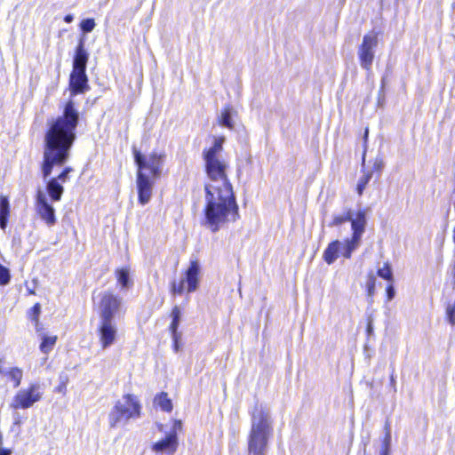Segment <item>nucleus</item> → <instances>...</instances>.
<instances>
[{
    "mask_svg": "<svg viewBox=\"0 0 455 455\" xmlns=\"http://www.w3.org/2000/svg\"><path fill=\"white\" fill-rule=\"evenodd\" d=\"M80 112L72 99L62 108L61 115L48 121L44 140V159L41 164L42 177L46 182V191L52 202H59L64 187L55 178L49 179L54 166H62L68 160L70 150L76 139Z\"/></svg>",
    "mask_w": 455,
    "mask_h": 455,
    "instance_id": "obj_1",
    "label": "nucleus"
},
{
    "mask_svg": "<svg viewBox=\"0 0 455 455\" xmlns=\"http://www.w3.org/2000/svg\"><path fill=\"white\" fill-rule=\"evenodd\" d=\"M205 206L203 226L216 233L228 222L239 219V208L233 188L205 184Z\"/></svg>",
    "mask_w": 455,
    "mask_h": 455,
    "instance_id": "obj_2",
    "label": "nucleus"
},
{
    "mask_svg": "<svg viewBox=\"0 0 455 455\" xmlns=\"http://www.w3.org/2000/svg\"><path fill=\"white\" fill-rule=\"evenodd\" d=\"M132 153L137 166L138 200L140 204L145 205L150 201L155 182L162 174L166 154L164 152H152L146 156L135 147L132 148Z\"/></svg>",
    "mask_w": 455,
    "mask_h": 455,
    "instance_id": "obj_3",
    "label": "nucleus"
},
{
    "mask_svg": "<svg viewBox=\"0 0 455 455\" xmlns=\"http://www.w3.org/2000/svg\"><path fill=\"white\" fill-rule=\"evenodd\" d=\"M251 429L247 438L249 455H267L268 440L273 433L272 419L269 410L256 402L249 411Z\"/></svg>",
    "mask_w": 455,
    "mask_h": 455,
    "instance_id": "obj_4",
    "label": "nucleus"
},
{
    "mask_svg": "<svg viewBox=\"0 0 455 455\" xmlns=\"http://www.w3.org/2000/svg\"><path fill=\"white\" fill-rule=\"evenodd\" d=\"M141 405L133 395H125L117 401L108 414V423L111 428L120 424H125L130 419L140 417Z\"/></svg>",
    "mask_w": 455,
    "mask_h": 455,
    "instance_id": "obj_5",
    "label": "nucleus"
},
{
    "mask_svg": "<svg viewBox=\"0 0 455 455\" xmlns=\"http://www.w3.org/2000/svg\"><path fill=\"white\" fill-rule=\"evenodd\" d=\"M378 45V37L374 34H367L363 37L358 47V59L360 66L366 71H371L375 58V48Z\"/></svg>",
    "mask_w": 455,
    "mask_h": 455,
    "instance_id": "obj_6",
    "label": "nucleus"
},
{
    "mask_svg": "<svg viewBox=\"0 0 455 455\" xmlns=\"http://www.w3.org/2000/svg\"><path fill=\"white\" fill-rule=\"evenodd\" d=\"M206 173L211 180L210 184H216L219 188H233L226 174V164L219 158L204 159Z\"/></svg>",
    "mask_w": 455,
    "mask_h": 455,
    "instance_id": "obj_7",
    "label": "nucleus"
},
{
    "mask_svg": "<svg viewBox=\"0 0 455 455\" xmlns=\"http://www.w3.org/2000/svg\"><path fill=\"white\" fill-rule=\"evenodd\" d=\"M41 398L40 385L34 383L28 389L20 390L14 396L11 406L14 409H28Z\"/></svg>",
    "mask_w": 455,
    "mask_h": 455,
    "instance_id": "obj_8",
    "label": "nucleus"
},
{
    "mask_svg": "<svg viewBox=\"0 0 455 455\" xmlns=\"http://www.w3.org/2000/svg\"><path fill=\"white\" fill-rule=\"evenodd\" d=\"M122 307V299L111 292H104L99 303L100 319L114 321Z\"/></svg>",
    "mask_w": 455,
    "mask_h": 455,
    "instance_id": "obj_9",
    "label": "nucleus"
},
{
    "mask_svg": "<svg viewBox=\"0 0 455 455\" xmlns=\"http://www.w3.org/2000/svg\"><path fill=\"white\" fill-rule=\"evenodd\" d=\"M36 211L49 227L56 224L57 219L53 206L48 202L45 193L38 188L36 195Z\"/></svg>",
    "mask_w": 455,
    "mask_h": 455,
    "instance_id": "obj_10",
    "label": "nucleus"
},
{
    "mask_svg": "<svg viewBox=\"0 0 455 455\" xmlns=\"http://www.w3.org/2000/svg\"><path fill=\"white\" fill-rule=\"evenodd\" d=\"M88 77L85 70H72L69 76V90L71 96L89 91Z\"/></svg>",
    "mask_w": 455,
    "mask_h": 455,
    "instance_id": "obj_11",
    "label": "nucleus"
},
{
    "mask_svg": "<svg viewBox=\"0 0 455 455\" xmlns=\"http://www.w3.org/2000/svg\"><path fill=\"white\" fill-rule=\"evenodd\" d=\"M117 329L114 321L100 319L99 327L100 340L105 349L116 340Z\"/></svg>",
    "mask_w": 455,
    "mask_h": 455,
    "instance_id": "obj_12",
    "label": "nucleus"
},
{
    "mask_svg": "<svg viewBox=\"0 0 455 455\" xmlns=\"http://www.w3.org/2000/svg\"><path fill=\"white\" fill-rule=\"evenodd\" d=\"M179 446L178 436L175 433H168L165 437L152 444V451L156 454L166 453L173 455Z\"/></svg>",
    "mask_w": 455,
    "mask_h": 455,
    "instance_id": "obj_13",
    "label": "nucleus"
},
{
    "mask_svg": "<svg viewBox=\"0 0 455 455\" xmlns=\"http://www.w3.org/2000/svg\"><path fill=\"white\" fill-rule=\"evenodd\" d=\"M201 273V266L197 259H191L185 276L182 280L187 283V291L188 293L194 292L199 286V275Z\"/></svg>",
    "mask_w": 455,
    "mask_h": 455,
    "instance_id": "obj_14",
    "label": "nucleus"
},
{
    "mask_svg": "<svg viewBox=\"0 0 455 455\" xmlns=\"http://www.w3.org/2000/svg\"><path fill=\"white\" fill-rule=\"evenodd\" d=\"M88 60L89 53L85 49L84 36H82L76 47L75 55L73 58V69L86 71Z\"/></svg>",
    "mask_w": 455,
    "mask_h": 455,
    "instance_id": "obj_15",
    "label": "nucleus"
},
{
    "mask_svg": "<svg viewBox=\"0 0 455 455\" xmlns=\"http://www.w3.org/2000/svg\"><path fill=\"white\" fill-rule=\"evenodd\" d=\"M351 222V228L353 231L352 237H355V240L359 239L362 241V236L365 231V228L367 225V218H366V211L359 210L355 217H352V220H349Z\"/></svg>",
    "mask_w": 455,
    "mask_h": 455,
    "instance_id": "obj_16",
    "label": "nucleus"
},
{
    "mask_svg": "<svg viewBox=\"0 0 455 455\" xmlns=\"http://www.w3.org/2000/svg\"><path fill=\"white\" fill-rule=\"evenodd\" d=\"M341 250V242L339 240L332 241L328 244L323 251V259L328 264L331 265L335 262L338 259Z\"/></svg>",
    "mask_w": 455,
    "mask_h": 455,
    "instance_id": "obj_17",
    "label": "nucleus"
},
{
    "mask_svg": "<svg viewBox=\"0 0 455 455\" xmlns=\"http://www.w3.org/2000/svg\"><path fill=\"white\" fill-rule=\"evenodd\" d=\"M236 115V111L235 108L227 105L220 112V115L218 116V121L220 125L222 127L228 128L229 130H233L235 127V124L233 122V116Z\"/></svg>",
    "mask_w": 455,
    "mask_h": 455,
    "instance_id": "obj_18",
    "label": "nucleus"
},
{
    "mask_svg": "<svg viewBox=\"0 0 455 455\" xmlns=\"http://www.w3.org/2000/svg\"><path fill=\"white\" fill-rule=\"evenodd\" d=\"M225 141V137H219L214 139L213 145L208 149L204 150L203 156L204 159L210 158H219L218 155L223 149V143Z\"/></svg>",
    "mask_w": 455,
    "mask_h": 455,
    "instance_id": "obj_19",
    "label": "nucleus"
},
{
    "mask_svg": "<svg viewBox=\"0 0 455 455\" xmlns=\"http://www.w3.org/2000/svg\"><path fill=\"white\" fill-rule=\"evenodd\" d=\"M361 244V240L355 237L346 239L344 244H341L340 253L345 259H350L353 251L356 250Z\"/></svg>",
    "mask_w": 455,
    "mask_h": 455,
    "instance_id": "obj_20",
    "label": "nucleus"
},
{
    "mask_svg": "<svg viewBox=\"0 0 455 455\" xmlns=\"http://www.w3.org/2000/svg\"><path fill=\"white\" fill-rule=\"evenodd\" d=\"M116 276L118 283L122 289H129L132 285V281L130 277V270L127 267L117 268L116 270Z\"/></svg>",
    "mask_w": 455,
    "mask_h": 455,
    "instance_id": "obj_21",
    "label": "nucleus"
},
{
    "mask_svg": "<svg viewBox=\"0 0 455 455\" xmlns=\"http://www.w3.org/2000/svg\"><path fill=\"white\" fill-rule=\"evenodd\" d=\"M10 213V204L6 197L0 198V228L4 230L7 227Z\"/></svg>",
    "mask_w": 455,
    "mask_h": 455,
    "instance_id": "obj_22",
    "label": "nucleus"
},
{
    "mask_svg": "<svg viewBox=\"0 0 455 455\" xmlns=\"http://www.w3.org/2000/svg\"><path fill=\"white\" fill-rule=\"evenodd\" d=\"M171 317L172 322L169 327L171 333H175V335H177V333H181L180 331H179V326L181 321V310L180 307H173L171 313Z\"/></svg>",
    "mask_w": 455,
    "mask_h": 455,
    "instance_id": "obj_23",
    "label": "nucleus"
},
{
    "mask_svg": "<svg viewBox=\"0 0 455 455\" xmlns=\"http://www.w3.org/2000/svg\"><path fill=\"white\" fill-rule=\"evenodd\" d=\"M353 215L354 213L351 209H347L340 214H334L332 220L328 224V226L330 228L340 226L343 223L349 221V220H352Z\"/></svg>",
    "mask_w": 455,
    "mask_h": 455,
    "instance_id": "obj_24",
    "label": "nucleus"
},
{
    "mask_svg": "<svg viewBox=\"0 0 455 455\" xmlns=\"http://www.w3.org/2000/svg\"><path fill=\"white\" fill-rule=\"evenodd\" d=\"M155 403H156L162 411L170 412L172 410V403L170 398H168V395L165 392H161L158 394L154 400Z\"/></svg>",
    "mask_w": 455,
    "mask_h": 455,
    "instance_id": "obj_25",
    "label": "nucleus"
},
{
    "mask_svg": "<svg viewBox=\"0 0 455 455\" xmlns=\"http://www.w3.org/2000/svg\"><path fill=\"white\" fill-rule=\"evenodd\" d=\"M391 451V429L388 422L385 425V436L379 455H390Z\"/></svg>",
    "mask_w": 455,
    "mask_h": 455,
    "instance_id": "obj_26",
    "label": "nucleus"
},
{
    "mask_svg": "<svg viewBox=\"0 0 455 455\" xmlns=\"http://www.w3.org/2000/svg\"><path fill=\"white\" fill-rule=\"evenodd\" d=\"M57 341V336H47L44 335L42 337V342L40 344V350L44 354H48L53 349V347L55 346Z\"/></svg>",
    "mask_w": 455,
    "mask_h": 455,
    "instance_id": "obj_27",
    "label": "nucleus"
},
{
    "mask_svg": "<svg viewBox=\"0 0 455 455\" xmlns=\"http://www.w3.org/2000/svg\"><path fill=\"white\" fill-rule=\"evenodd\" d=\"M372 177V172L369 171L367 172H364L362 177H360L357 185H356V191L359 196H362L366 186L370 182L371 179Z\"/></svg>",
    "mask_w": 455,
    "mask_h": 455,
    "instance_id": "obj_28",
    "label": "nucleus"
},
{
    "mask_svg": "<svg viewBox=\"0 0 455 455\" xmlns=\"http://www.w3.org/2000/svg\"><path fill=\"white\" fill-rule=\"evenodd\" d=\"M7 375L10 378V379L13 381L14 387H18L20 385L23 375L21 369L18 367H13L8 371Z\"/></svg>",
    "mask_w": 455,
    "mask_h": 455,
    "instance_id": "obj_29",
    "label": "nucleus"
},
{
    "mask_svg": "<svg viewBox=\"0 0 455 455\" xmlns=\"http://www.w3.org/2000/svg\"><path fill=\"white\" fill-rule=\"evenodd\" d=\"M378 275L385 280L392 281L393 272L390 265L388 263H385L384 267L378 270Z\"/></svg>",
    "mask_w": 455,
    "mask_h": 455,
    "instance_id": "obj_30",
    "label": "nucleus"
},
{
    "mask_svg": "<svg viewBox=\"0 0 455 455\" xmlns=\"http://www.w3.org/2000/svg\"><path fill=\"white\" fill-rule=\"evenodd\" d=\"M96 24L93 19L87 18L81 21L80 28L84 34L92 32Z\"/></svg>",
    "mask_w": 455,
    "mask_h": 455,
    "instance_id": "obj_31",
    "label": "nucleus"
},
{
    "mask_svg": "<svg viewBox=\"0 0 455 455\" xmlns=\"http://www.w3.org/2000/svg\"><path fill=\"white\" fill-rule=\"evenodd\" d=\"M11 279L10 271L0 264V285H6Z\"/></svg>",
    "mask_w": 455,
    "mask_h": 455,
    "instance_id": "obj_32",
    "label": "nucleus"
},
{
    "mask_svg": "<svg viewBox=\"0 0 455 455\" xmlns=\"http://www.w3.org/2000/svg\"><path fill=\"white\" fill-rule=\"evenodd\" d=\"M185 290V280H180L179 283H177L175 281L172 282L171 291L173 294H179L181 295L184 292Z\"/></svg>",
    "mask_w": 455,
    "mask_h": 455,
    "instance_id": "obj_33",
    "label": "nucleus"
},
{
    "mask_svg": "<svg viewBox=\"0 0 455 455\" xmlns=\"http://www.w3.org/2000/svg\"><path fill=\"white\" fill-rule=\"evenodd\" d=\"M73 171L71 167H65L62 172L57 176L54 177L61 183H66L69 180V173Z\"/></svg>",
    "mask_w": 455,
    "mask_h": 455,
    "instance_id": "obj_34",
    "label": "nucleus"
},
{
    "mask_svg": "<svg viewBox=\"0 0 455 455\" xmlns=\"http://www.w3.org/2000/svg\"><path fill=\"white\" fill-rule=\"evenodd\" d=\"M172 339V348L175 353H178L180 350V340L182 338V333H171Z\"/></svg>",
    "mask_w": 455,
    "mask_h": 455,
    "instance_id": "obj_35",
    "label": "nucleus"
},
{
    "mask_svg": "<svg viewBox=\"0 0 455 455\" xmlns=\"http://www.w3.org/2000/svg\"><path fill=\"white\" fill-rule=\"evenodd\" d=\"M375 283H376V278L374 277V275H369L368 280H367V284H366L369 296H372L374 294Z\"/></svg>",
    "mask_w": 455,
    "mask_h": 455,
    "instance_id": "obj_36",
    "label": "nucleus"
},
{
    "mask_svg": "<svg viewBox=\"0 0 455 455\" xmlns=\"http://www.w3.org/2000/svg\"><path fill=\"white\" fill-rule=\"evenodd\" d=\"M386 292H387V301H391L395 296V287L393 286V284H389L387 287Z\"/></svg>",
    "mask_w": 455,
    "mask_h": 455,
    "instance_id": "obj_37",
    "label": "nucleus"
},
{
    "mask_svg": "<svg viewBox=\"0 0 455 455\" xmlns=\"http://www.w3.org/2000/svg\"><path fill=\"white\" fill-rule=\"evenodd\" d=\"M182 428V422L180 420H174L173 426L169 433H175L178 435V431Z\"/></svg>",
    "mask_w": 455,
    "mask_h": 455,
    "instance_id": "obj_38",
    "label": "nucleus"
},
{
    "mask_svg": "<svg viewBox=\"0 0 455 455\" xmlns=\"http://www.w3.org/2000/svg\"><path fill=\"white\" fill-rule=\"evenodd\" d=\"M383 167H384L383 161L381 159H376L374 165H373L374 171L381 172Z\"/></svg>",
    "mask_w": 455,
    "mask_h": 455,
    "instance_id": "obj_39",
    "label": "nucleus"
},
{
    "mask_svg": "<svg viewBox=\"0 0 455 455\" xmlns=\"http://www.w3.org/2000/svg\"><path fill=\"white\" fill-rule=\"evenodd\" d=\"M0 455H12V451L6 448H0Z\"/></svg>",
    "mask_w": 455,
    "mask_h": 455,
    "instance_id": "obj_40",
    "label": "nucleus"
},
{
    "mask_svg": "<svg viewBox=\"0 0 455 455\" xmlns=\"http://www.w3.org/2000/svg\"><path fill=\"white\" fill-rule=\"evenodd\" d=\"M74 20V16L72 14H67L65 17H64V21L66 23H71Z\"/></svg>",
    "mask_w": 455,
    "mask_h": 455,
    "instance_id": "obj_41",
    "label": "nucleus"
},
{
    "mask_svg": "<svg viewBox=\"0 0 455 455\" xmlns=\"http://www.w3.org/2000/svg\"><path fill=\"white\" fill-rule=\"evenodd\" d=\"M32 309H33V312L35 315H38L40 314V305L39 304H36Z\"/></svg>",
    "mask_w": 455,
    "mask_h": 455,
    "instance_id": "obj_42",
    "label": "nucleus"
},
{
    "mask_svg": "<svg viewBox=\"0 0 455 455\" xmlns=\"http://www.w3.org/2000/svg\"><path fill=\"white\" fill-rule=\"evenodd\" d=\"M373 331V327H372V323L371 321H369L368 324H367V332L369 335H371Z\"/></svg>",
    "mask_w": 455,
    "mask_h": 455,
    "instance_id": "obj_43",
    "label": "nucleus"
},
{
    "mask_svg": "<svg viewBox=\"0 0 455 455\" xmlns=\"http://www.w3.org/2000/svg\"><path fill=\"white\" fill-rule=\"evenodd\" d=\"M390 385L393 386L394 388L395 389V379L393 373L391 374V377H390Z\"/></svg>",
    "mask_w": 455,
    "mask_h": 455,
    "instance_id": "obj_44",
    "label": "nucleus"
},
{
    "mask_svg": "<svg viewBox=\"0 0 455 455\" xmlns=\"http://www.w3.org/2000/svg\"><path fill=\"white\" fill-rule=\"evenodd\" d=\"M368 134H369V131H368V129H365V131H364V134H363V139H364V140H365V141H366V140H367V139H368Z\"/></svg>",
    "mask_w": 455,
    "mask_h": 455,
    "instance_id": "obj_45",
    "label": "nucleus"
},
{
    "mask_svg": "<svg viewBox=\"0 0 455 455\" xmlns=\"http://www.w3.org/2000/svg\"><path fill=\"white\" fill-rule=\"evenodd\" d=\"M452 275H453V278H454L453 286H454V289H455V268L454 267H453Z\"/></svg>",
    "mask_w": 455,
    "mask_h": 455,
    "instance_id": "obj_46",
    "label": "nucleus"
},
{
    "mask_svg": "<svg viewBox=\"0 0 455 455\" xmlns=\"http://www.w3.org/2000/svg\"><path fill=\"white\" fill-rule=\"evenodd\" d=\"M364 163H365V152L363 153V167L364 166Z\"/></svg>",
    "mask_w": 455,
    "mask_h": 455,
    "instance_id": "obj_47",
    "label": "nucleus"
},
{
    "mask_svg": "<svg viewBox=\"0 0 455 455\" xmlns=\"http://www.w3.org/2000/svg\"><path fill=\"white\" fill-rule=\"evenodd\" d=\"M2 444H3V438H2V434L0 433V448H3Z\"/></svg>",
    "mask_w": 455,
    "mask_h": 455,
    "instance_id": "obj_48",
    "label": "nucleus"
},
{
    "mask_svg": "<svg viewBox=\"0 0 455 455\" xmlns=\"http://www.w3.org/2000/svg\"><path fill=\"white\" fill-rule=\"evenodd\" d=\"M381 84H382V85H381V90H383V88H384V78H382V80H381Z\"/></svg>",
    "mask_w": 455,
    "mask_h": 455,
    "instance_id": "obj_49",
    "label": "nucleus"
}]
</instances>
